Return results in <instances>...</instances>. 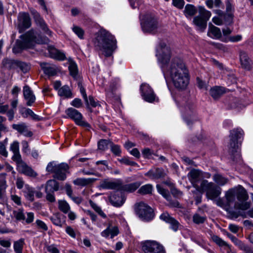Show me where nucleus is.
Segmentation results:
<instances>
[{"instance_id":"1","label":"nucleus","mask_w":253,"mask_h":253,"mask_svg":"<svg viewBox=\"0 0 253 253\" xmlns=\"http://www.w3.org/2000/svg\"><path fill=\"white\" fill-rule=\"evenodd\" d=\"M159 46L160 49L157 56L163 72H166L170 75L175 87L185 88L189 84V76L185 64L180 59L176 58L172 59L168 65L171 54L170 48L164 42H161Z\"/></svg>"},{"instance_id":"2","label":"nucleus","mask_w":253,"mask_h":253,"mask_svg":"<svg viewBox=\"0 0 253 253\" xmlns=\"http://www.w3.org/2000/svg\"><path fill=\"white\" fill-rule=\"evenodd\" d=\"M224 199L218 198L216 204L226 211L232 218H237L239 216L238 212L233 211L234 209L246 210L250 207V203L247 202L249 196L247 191L240 185L229 189L225 194Z\"/></svg>"},{"instance_id":"3","label":"nucleus","mask_w":253,"mask_h":253,"mask_svg":"<svg viewBox=\"0 0 253 253\" xmlns=\"http://www.w3.org/2000/svg\"><path fill=\"white\" fill-rule=\"evenodd\" d=\"M117 41L114 36L105 29H101L97 33L94 44L106 56H110L117 48Z\"/></svg>"},{"instance_id":"4","label":"nucleus","mask_w":253,"mask_h":253,"mask_svg":"<svg viewBox=\"0 0 253 253\" xmlns=\"http://www.w3.org/2000/svg\"><path fill=\"white\" fill-rule=\"evenodd\" d=\"M20 38L21 40H17L15 45L12 49L15 53L20 52L23 49L31 48L35 43L45 44L49 41L47 37H42L33 29L21 35Z\"/></svg>"},{"instance_id":"5","label":"nucleus","mask_w":253,"mask_h":253,"mask_svg":"<svg viewBox=\"0 0 253 253\" xmlns=\"http://www.w3.org/2000/svg\"><path fill=\"white\" fill-rule=\"evenodd\" d=\"M243 134V131L241 128L233 129L230 131L229 153L231 156V159L235 162H238L240 159L241 155L239 151L240 143L238 140L242 137Z\"/></svg>"},{"instance_id":"6","label":"nucleus","mask_w":253,"mask_h":253,"mask_svg":"<svg viewBox=\"0 0 253 253\" xmlns=\"http://www.w3.org/2000/svg\"><path fill=\"white\" fill-rule=\"evenodd\" d=\"M180 110L182 117L189 126L191 123L196 120V114L194 105L190 101H182L180 104Z\"/></svg>"},{"instance_id":"7","label":"nucleus","mask_w":253,"mask_h":253,"mask_svg":"<svg viewBox=\"0 0 253 253\" xmlns=\"http://www.w3.org/2000/svg\"><path fill=\"white\" fill-rule=\"evenodd\" d=\"M200 190L206 193L207 198L214 200L221 193V188L216 186L213 182H209L207 180L202 181L200 184Z\"/></svg>"},{"instance_id":"8","label":"nucleus","mask_w":253,"mask_h":253,"mask_svg":"<svg viewBox=\"0 0 253 253\" xmlns=\"http://www.w3.org/2000/svg\"><path fill=\"white\" fill-rule=\"evenodd\" d=\"M69 166L66 163L55 165L53 162L47 165L46 169L48 172L54 173L53 177L60 180H64L66 178V171L68 169Z\"/></svg>"},{"instance_id":"9","label":"nucleus","mask_w":253,"mask_h":253,"mask_svg":"<svg viewBox=\"0 0 253 253\" xmlns=\"http://www.w3.org/2000/svg\"><path fill=\"white\" fill-rule=\"evenodd\" d=\"M135 211L139 217L143 220L149 221L154 217L152 209L143 202L138 204Z\"/></svg>"},{"instance_id":"10","label":"nucleus","mask_w":253,"mask_h":253,"mask_svg":"<svg viewBox=\"0 0 253 253\" xmlns=\"http://www.w3.org/2000/svg\"><path fill=\"white\" fill-rule=\"evenodd\" d=\"M142 250L144 253H166L164 247L154 241H147L142 243Z\"/></svg>"},{"instance_id":"11","label":"nucleus","mask_w":253,"mask_h":253,"mask_svg":"<svg viewBox=\"0 0 253 253\" xmlns=\"http://www.w3.org/2000/svg\"><path fill=\"white\" fill-rule=\"evenodd\" d=\"M65 112L68 117L74 120L77 125L84 127H90L89 124L83 120L82 115L77 110L73 108H69Z\"/></svg>"},{"instance_id":"12","label":"nucleus","mask_w":253,"mask_h":253,"mask_svg":"<svg viewBox=\"0 0 253 253\" xmlns=\"http://www.w3.org/2000/svg\"><path fill=\"white\" fill-rule=\"evenodd\" d=\"M17 29L20 33H23L31 26V20L28 13L20 12L17 17Z\"/></svg>"},{"instance_id":"13","label":"nucleus","mask_w":253,"mask_h":253,"mask_svg":"<svg viewBox=\"0 0 253 253\" xmlns=\"http://www.w3.org/2000/svg\"><path fill=\"white\" fill-rule=\"evenodd\" d=\"M140 90L143 98L146 101L152 103L156 100V95L148 84H142L140 86Z\"/></svg>"},{"instance_id":"14","label":"nucleus","mask_w":253,"mask_h":253,"mask_svg":"<svg viewBox=\"0 0 253 253\" xmlns=\"http://www.w3.org/2000/svg\"><path fill=\"white\" fill-rule=\"evenodd\" d=\"M3 64L6 68L9 69H13L16 67H18L24 73L27 72L30 69V67L28 64L18 61L6 59L3 60Z\"/></svg>"},{"instance_id":"15","label":"nucleus","mask_w":253,"mask_h":253,"mask_svg":"<svg viewBox=\"0 0 253 253\" xmlns=\"http://www.w3.org/2000/svg\"><path fill=\"white\" fill-rule=\"evenodd\" d=\"M188 178L193 186L195 188L199 187L198 182L203 177L202 171L197 169H192L187 175Z\"/></svg>"},{"instance_id":"16","label":"nucleus","mask_w":253,"mask_h":253,"mask_svg":"<svg viewBox=\"0 0 253 253\" xmlns=\"http://www.w3.org/2000/svg\"><path fill=\"white\" fill-rule=\"evenodd\" d=\"M142 27L145 32L154 33L158 27L157 19L151 17L143 24Z\"/></svg>"},{"instance_id":"17","label":"nucleus","mask_w":253,"mask_h":253,"mask_svg":"<svg viewBox=\"0 0 253 253\" xmlns=\"http://www.w3.org/2000/svg\"><path fill=\"white\" fill-rule=\"evenodd\" d=\"M156 188L158 192L163 196L169 202V206L172 207H178L179 206V203L177 201H171V196L169 191L164 188L160 185H157Z\"/></svg>"},{"instance_id":"18","label":"nucleus","mask_w":253,"mask_h":253,"mask_svg":"<svg viewBox=\"0 0 253 253\" xmlns=\"http://www.w3.org/2000/svg\"><path fill=\"white\" fill-rule=\"evenodd\" d=\"M23 91L24 99L27 101L26 105L29 106H32L36 100V97L33 91L27 85L24 86Z\"/></svg>"},{"instance_id":"19","label":"nucleus","mask_w":253,"mask_h":253,"mask_svg":"<svg viewBox=\"0 0 253 253\" xmlns=\"http://www.w3.org/2000/svg\"><path fill=\"white\" fill-rule=\"evenodd\" d=\"M17 170L19 172L25 175L36 177L37 173L31 168L29 167L23 161L17 164Z\"/></svg>"},{"instance_id":"20","label":"nucleus","mask_w":253,"mask_h":253,"mask_svg":"<svg viewBox=\"0 0 253 253\" xmlns=\"http://www.w3.org/2000/svg\"><path fill=\"white\" fill-rule=\"evenodd\" d=\"M35 19L37 25L41 28L42 31L47 35L51 36L52 32L48 28L44 20L41 17L39 14L37 12L35 13Z\"/></svg>"},{"instance_id":"21","label":"nucleus","mask_w":253,"mask_h":253,"mask_svg":"<svg viewBox=\"0 0 253 253\" xmlns=\"http://www.w3.org/2000/svg\"><path fill=\"white\" fill-rule=\"evenodd\" d=\"M119 233V230L117 226L109 225L107 228L101 233V235L107 238L109 236L111 239L117 236Z\"/></svg>"},{"instance_id":"22","label":"nucleus","mask_w":253,"mask_h":253,"mask_svg":"<svg viewBox=\"0 0 253 253\" xmlns=\"http://www.w3.org/2000/svg\"><path fill=\"white\" fill-rule=\"evenodd\" d=\"M12 127L14 129L17 130L25 136L31 137L33 135V133L28 130V126L25 123L13 124Z\"/></svg>"},{"instance_id":"23","label":"nucleus","mask_w":253,"mask_h":253,"mask_svg":"<svg viewBox=\"0 0 253 253\" xmlns=\"http://www.w3.org/2000/svg\"><path fill=\"white\" fill-rule=\"evenodd\" d=\"M40 66L45 74L54 76L56 74L57 68L55 65L46 62H41Z\"/></svg>"},{"instance_id":"24","label":"nucleus","mask_w":253,"mask_h":253,"mask_svg":"<svg viewBox=\"0 0 253 253\" xmlns=\"http://www.w3.org/2000/svg\"><path fill=\"white\" fill-rule=\"evenodd\" d=\"M100 187L104 189L116 190L120 188V184L117 182L105 179L100 182Z\"/></svg>"},{"instance_id":"25","label":"nucleus","mask_w":253,"mask_h":253,"mask_svg":"<svg viewBox=\"0 0 253 253\" xmlns=\"http://www.w3.org/2000/svg\"><path fill=\"white\" fill-rule=\"evenodd\" d=\"M193 22L197 27V30L201 32H203L207 28V22L200 15L195 16L193 18Z\"/></svg>"},{"instance_id":"26","label":"nucleus","mask_w":253,"mask_h":253,"mask_svg":"<svg viewBox=\"0 0 253 253\" xmlns=\"http://www.w3.org/2000/svg\"><path fill=\"white\" fill-rule=\"evenodd\" d=\"M48 50L50 57L52 58L59 60H64L66 58L65 55L63 52L57 50L52 46H49Z\"/></svg>"},{"instance_id":"27","label":"nucleus","mask_w":253,"mask_h":253,"mask_svg":"<svg viewBox=\"0 0 253 253\" xmlns=\"http://www.w3.org/2000/svg\"><path fill=\"white\" fill-rule=\"evenodd\" d=\"M240 59L242 67L247 70H250L251 67V60L247 53L244 51H241Z\"/></svg>"},{"instance_id":"28","label":"nucleus","mask_w":253,"mask_h":253,"mask_svg":"<svg viewBox=\"0 0 253 253\" xmlns=\"http://www.w3.org/2000/svg\"><path fill=\"white\" fill-rule=\"evenodd\" d=\"M19 112L24 118H27L28 116H31L34 120H40V117L38 115L35 114L30 108H26L24 107L20 109Z\"/></svg>"},{"instance_id":"29","label":"nucleus","mask_w":253,"mask_h":253,"mask_svg":"<svg viewBox=\"0 0 253 253\" xmlns=\"http://www.w3.org/2000/svg\"><path fill=\"white\" fill-rule=\"evenodd\" d=\"M225 92V88L221 86H214L211 88L210 90V95L214 99H218Z\"/></svg>"},{"instance_id":"30","label":"nucleus","mask_w":253,"mask_h":253,"mask_svg":"<svg viewBox=\"0 0 253 253\" xmlns=\"http://www.w3.org/2000/svg\"><path fill=\"white\" fill-rule=\"evenodd\" d=\"M59 190V183L54 179L48 180L45 186V192H54Z\"/></svg>"},{"instance_id":"31","label":"nucleus","mask_w":253,"mask_h":253,"mask_svg":"<svg viewBox=\"0 0 253 253\" xmlns=\"http://www.w3.org/2000/svg\"><path fill=\"white\" fill-rule=\"evenodd\" d=\"M95 180L96 179L93 178H78L74 180L73 183L76 185L85 186L94 182Z\"/></svg>"},{"instance_id":"32","label":"nucleus","mask_w":253,"mask_h":253,"mask_svg":"<svg viewBox=\"0 0 253 253\" xmlns=\"http://www.w3.org/2000/svg\"><path fill=\"white\" fill-rule=\"evenodd\" d=\"M111 203L115 207H119L123 205L125 202L124 199L122 196L114 195L109 197Z\"/></svg>"},{"instance_id":"33","label":"nucleus","mask_w":253,"mask_h":253,"mask_svg":"<svg viewBox=\"0 0 253 253\" xmlns=\"http://www.w3.org/2000/svg\"><path fill=\"white\" fill-rule=\"evenodd\" d=\"M6 175V174L5 173L0 174V198H2L7 187L5 178Z\"/></svg>"},{"instance_id":"34","label":"nucleus","mask_w":253,"mask_h":253,"mask_svg":"<svg viewBox=\"0 0 253 253\" xmlns=\"http://www.w3.org/2000/svg\"><path fill=\"white\" fill-rule=\"evenodd\" d=\"M213 181L218 185V186H224L226 184H227L228 182V178L224 177L222 175L216 173L213 176Z\"/></svg>"},{"instance_id":"35","label":"nucleus","mask_w":253,"mask_h":253,"mask_svg":"<svg viewBox=\"0 0 253 253\" xmlns=\"http://www.w3.org/2000/svg\"><path fill=\"white\" fill-rule=\"evenodd\" d=\"M58 94L61 97L70 98L72 97L71 90L68 85H64L58 90Z\"/></svg>"},{"instance_id":"36","label":"nucleus","mask_w":253,"mask_h":253,"mask_svg":"<svg viewBox=\"0 0 253 253\" xmlns=\"http://www.w3.org/2000/svg\"><path fill=\"white\" fill-rule=\"evenodd\" d=\"M208 35L215 39H219L221 37V33L219 28L211 25L210 27Z\"/></svg>"},{"instance_id":"37","label":"nucleus","mask_w":253,"mask_h":253,"mask_svg":"<svg viewBox=\"0 0 253 253\" xmlns=\"http://www.w3.org/2000/svg\"><path fill=\"white\" fill-rule=\"evenodd\" d=\"M61 214L60 213H54L50 217V219L52 222L56 226L62 227L65 221L61 219Z\"/></svg>"},{"instance_id":"38","label":"nucleus","mask_w":253,"mask_h":253,"mask_svg":"<svg viewBox=\"0 0 253 253\" xmlns=\"http://www.w3.org/2000/svg\"><path fill=\"white\" fill-rule=\"evenodd\" d=\"M24 193L25 197L28 200L31 202L34 201L35 191L33 188L30 187L28 185H25Z\"/></svg>"},{"instance_id":"39","label":"nucleus","mask_w":253,"mask_h":253,"mask_svg":"<svg viewBox=\"0 0 253 253\" xmlns=\"http://www.w3.org/2000/svg\"><path fill=\"white\" fill-rule=\"evenodd\" d=\"M197 9L194 5L189 4L186 5L184 13L186 17H191L195 15Z\"/></svg>"},{"instance_id":"40","label":"nucleus","mask_w":253,"mask_h":253,"mask_svg":"<svg viewBox=\"0 0 253 253\" xmlns=\"http://www.w3.org/2000/svg\"><path fill=\"white\" fill-rule=\"evenodd\" d=\"M147 175L152 176L154 178H160L164 177L165 173L161 169H156L155 170H150Z\"/></svg>"},{"instance_id":"41","label":"nucleus","mask_w":253,"mask_h":253,"mask_svg":"<svg viewBox=\"0 0 253 253\" xmlns=\"http://www.w3.org/2000/svg\"><path fill=\"white\" fill-rule=\"evenodd\" d=\"M13 215L17 221H23L25 219L24 211L23 208H20L13 211Z\"/></svg>"},{"instance_id":"42","label":"nucleus","mask_w":253,"mask_h":253,"mask_svg":"<svg viewBox=\"0 0 253 253\" xmlns=\"http://www.w3.org/2000/svg\"><path fill=\"white\" fill-rule=\"evenodd\" d=\"M58 209L64 213H67L70 210V206L65 200H59L58 201Z\"/></svg>"},{"instance_id":"43","label":"nucleus","mask_w":253,"mask_h":253,"mask_svg":"<svg viewBox=\"0 0 253 253\" xmlns=\"http://www.w3.org/2000/svg\"><path fill=\"white\" fill-rule=\"evenodd\" d=\"M140 185V183L136 182L128 184H126L123 187V190L128 192H132L135 191Z\"/></svg>"},{"instance_id":"44","label":"nucleus","mask_w":253,"mask_h":253,"mask_svg":"<svg viewBox=\"0 0 253 253\" xmlns=\"http://www.w3.org/2000/svg\"><path fill=\"white\" fill-rule=\"evenodd\" d=\"M211 239L212 241L219 247H224L228 249H230V246L218 236L216 235H213L211 237Z\"/></svg>"},{"instance_id":"45","label":"nucleus","mask_w":253,"mask_h":253,"mask_svg":"<svg viewBox=\"0 0 253 253\" xmlns=\"http://www.w3.org/2000/svg\"><path fill=\"white\" fill-rule=\"evenodd\" d=\"M68 69L71 76L74 78H76L78 73V67L76 63L73 61H70Z\"/></svg>"},{"instance_id":"46","label":"nucleus","mask_w":253,"mask_h":253,"mask_svg":"<svg viewBox=\"0 0 253 253\" xmlns=\"http://www.w3.org/2000/svg\"><path fill=\"white\" fill-rule=\"evenodd\" d=\"M153 189V186L151 184H145L141 186L138 190V192L142 195L151 194Z\"/></svg>"},{"instance_id":"47","label":"nucleus","mask_w":253,"mask_h":253,"mask_svg":"<svg viewBox=\"0 0 253 253\" xmlns=\"http://www.w3.org/2000/svg\"><path fill=\"white\" fill-rule=\"evenodd\" d=\"M111 143V142L108 140L101 139L98 142V148L100 150L105 151L108 148L109 146H110Z\"/></svg>"},{"instance_id":"48","label":"nucleus","mask_w":253,"mask_h":253,"mask_svg":"<svg viewBox=\"0 0 253 253\" xmlns=\"http://www.w3.org/2000/svg\"><path fill=\"white\" fill-rule=\"evenodd\" d=\"M199 15L202 18L204 19L207 22L211 16L210 11L207 10L204 7H200L199 8Z\"/></svg>"},{"instance_id":"49","label":"nucleus","mask_w":253,"mask_h":253,"mask_svg":"<svg viewBox=\"0 0 253 253\" xmlns=\"http://www.w3.org/2000/svg\"><path fill=\"white\" fill-rule=\"evenodd\" d=\"M24 242L22 240H19L14 243V250L16 253H22Z\"/></svg>"},{"instance_id":"50","label":"nucleus","mask_w":253,"mask_h":253,"mask_svg":"<svg viewBox=\"0 0 253 253\" xmlns=\"http://www.w3.org/2000/svg\"><path fill=\"white\" fill-rule=\"evenodd\" d=\"M196 188V189L193 191V194H194V196L196 201V204L198 205L201 202L202 193L203 192L200 190V186Z\"/></svg>"},{"instance_id":"51","label":"nucleus","mask_w":253,"mask_h":253,"mask_svg":"<svg viewBox=\"0 0 253 253\" xmlns=\"http://www.w3.org/2000/svg\"><path fill=\"white\" fill-rule=\"evenodd\" d=\"M90 206L103 218H106V215L101 210V208L95 203L92 201L89 202Z\"/></svg>"},{"instance_id":"52","label":"nucleus","mask_w":253,"mask_h":253,"mask_svg":"<svg viewBox=\"0 0 253 253\" xmlns=\"http://www.w3.org/2000/svg\"><path fill=\"white\" fill-rule=\"evenodd\" d=\"M205 220L206 217L201 216L198 214H194L193 217V221L196 224L203 223Z\"/></svg>"},{"instance_id":"53","label":"nucleus","mask_w":253,"mask_h":253,"mask_svg":"<svg viewBox=\"0 0 253 253\" xmlns=\"http://www.w3.org/2000/svg\"><path fill=\"white\" fill-rule=\"evenodd\" d=\"M88 100V104H86L87 107H89V106H91L92 107H96L100 106L99 102L95 100V99L92 96H89Z\"/></svg>"},{"instance_id":"54","label":"nucleus","mask_w":253,"mask_h":253,"mask_svg":"<svg viewBox=\"0 0 253 253\" xmlns=\"http://www.w3.org/2000/svg\"><path fill=\"white\" fill-rule=\"evenodd\" d=\"M73 31L79 38L81 39L84 38V31L81 28L78 26H74Z\"/></svg>"},{"instance_id":"55","label":"nucleus","mask_w":253,"mask_h":253,"mask_svg":"<svg viewBox=\"0 0 253 253\" xmlns=\"http://www.w3.org/2000/svg\"><path fill=\"white\" fill-rule=\"evenodd\" d=\"M110 147L111 151L113 154H114L116 156L120 155L121 151L120 147L119 145H115L111 142V143L110 144Z\"/></svg>"},{"instance_id":"56","label":"nucleus","mask_w":253,"mask_h":253,"mask_svg":"<svg viewBox=\"0 0 253 253\" xmlns=\"http://www.w3.org/2000/svg\"><path fill=\"white\" fill-rule=\"evenodd\" d=\"M79 87L80 88V91L81 93L82 94L83 97L86 104H88V97L85 92V90L82 84L79 83L78 84Z\"/></svg>"},{"instance_id":"57","label":"nucleus","mask_w":253,"mask_h":253,"mask_svg":"<svg viewBox=\"0 0 253 253\" xmlns=\"http://www.w3.org/2000/svg\"><path fill=\"white\" fill-rule=\"evenodd\" d=\"M119 162L121 163L126 164L128 166H135L136 165V163L133 161H131L129 158L126 157H124L122 158L121 159L119 160Z\"/></svg>"},{"instance_id":"58","label":"nucleus","mask_w":253,"mask_h":253,"mask_svg":"<svg viewBox=\"0 0 253 253\" xmlns=\"http://www.w3.org/2000/svg\"><path fill=\"white\" fill-rule=\"evenodd\" d=\"M184 4L185 2L184 0H172V4L178 9H182Z\"/></svg>"},{"instance_id":"59","label":"nucleus","mask_w":253,"mask_h":253,"mask_svg":"<svg viewBox=\"0 0 253 253\" xmlns=\"http://www.w3.org/2000/svg\"><path fill=\"white\" fill-rule=\"evenodd\" d=\"M10 150L13 153L19 152V142L17 141L13 142V143L10 144Z\"/></svg>"},{"instance_id":"60","label":"nucleus","mask_w":253,"mask_h":253,"mask_svg":"<svg viewBox=\"0 0 253 253\" xmlns=\"http://www.w3.org/2000/svg\"><path fill=\"white\" fill-rule=\"evenodd\" d=\"M169 223L170 225V228L174 231L177 230L179 227V223L177 221L172 218Z\"/></svg>"},{"instance_id":"61","label":"nucleus","mask_w":253,"mask_h":253,"mask_svg":"<svg viewBox=\"0 0 253 253\" xmlns=\"http://www.w3.org/2000/svg\"><path fill=\"white\" fill-rule=\"evenodd\" d=\"M13 153L12 159L16 162V165L23 161L19 152Z\"/></svg>"},{"instance_id":"62","label":"nucleus","mask_w":253,"mask_h":253,"mask_svg":"<svg viewBox=\"0 0 253 253\" xmlns=\"http://www.w3.org/2000/svg\"><path fill=\"white\" fill-rule=\"evenodd\" d=\"M46 193V199L51 202H54L55 201V198L54 196V192H45Z\"/></svg>"},{"instance_id":"63","label":"nucleus","mask_w":253,"mask_h":253,"mask_svg":"<svg viewBox=\"0 0 253 253\" xmlns=\"http://www.w3.org/2000/svg\"><path fill=\"white\" fill-rule=\"evenodd\" d=\"M34 219V213L32 212L27 213V218L25 219V222L27 224L32 223Z\"/></svg>"},{"instance_id":"64","label":"nucleus","mask_w":253,"mask_h":253,"mask_svg":"<svg viewBox=\"0 0 253 253\" xmlns=\"http://www.w3.org/2000/svg\"><path fill=\"white\" fill-rule=\"evenodd\" d=\"M71 104L76 108H80L82 105V102L81 99L75 98L71 102Z\"/></svg>"}]
</instances>
